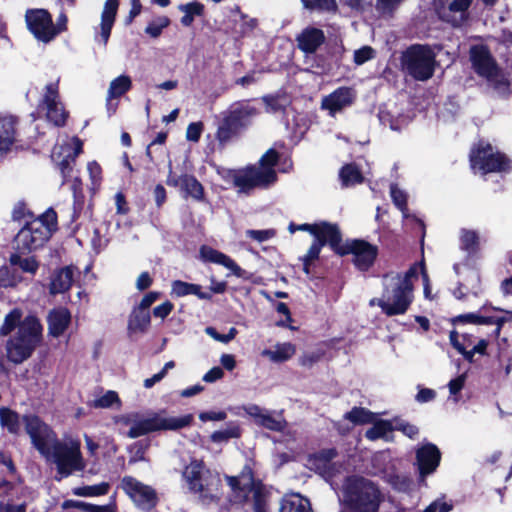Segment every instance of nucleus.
<instances>
[{"label":"nucleus","mask_w":512,"mask_h":512,"mask_svg":"<svg viewBox=\"0 0 512 512\" xmlns=\"http://www.w3.org/2000/svg\"><path fill=\"white\" fill-rule=\"evenodd\" d=\"M200 259L203 262L215 263L232 271L237 277H243L244 270L228 255L214 249L209 245H202L199 249Z\"/></svg>","instance_id":"obj_21"},{"label":"nucleus","mask_w":512,"mask_h":512,"mask_svg":"<svg viewBox=\"0 0 512 512\" xmlns=\"http://www.w3.org/2000/svg\"><path fill=\"white\" fill-rule=\"evenodd\" d=\"M110 484L108 482H101L99 484L75 487L72 489V493L80 497H97L108 494Z\"/></svg>","instance_id":"obj_41"},{"label":"nucleus","mask_w":512,"mask_h":512,"mask_svg":"<svg viewBox=\"0 0 512 512\" xmlns=\"http://www.w3.org/2000/svg\"><path fill=\"white\" fill-rule=\"evenodd\" d=\"M119 4H120V0H106L105 1L104 8H103V11L101 14V23H100V27H101L100 37H101V40H102L104 46H106V44L110 38L111 31H112L113 25L116 20Z\"/></svg>","instance_id":"obj_25"},{"label":"nucleus","mask_w":512,"mask_h":512,"mask_svg":"<svg viewBox=\"0 0 512 512\" xmlns=\"http://www.w3.org/2000/svg\"><path fill=\"white\" fill-rule=\"evenodd\" d=\"M19 282V275L15 269L8 266L0 267V287H15Z\"/></svg>","instance_id":"obj_52"},{"label":"nucleus","mask_w":512,"mask_h":512,"mask_svg":"<svg viewBox=\"0 0 512 512\" xmlns=\"http://www.w3.org/2000/svg\"><path fill=\"white\" fill-rule=\"evenodd\" d=\"M342 492L345 512H379L384 501L379 484L361 475L345 477Z\"/></svg>","instance_id":"obj_2"},{"label":"nucleus","mask_w":512,"mask_h":512,"mask_svg":"<svg viewBox=\"0 0 512 512\" xmlns=\"http://www.w3.org/2000/svg\"><path fill=\"white\" fill-rule=\"evenodd\" d=\"M120 487L133 503L143 511L149 512L158 505L159 498L156 490L133 476H124L121 479Z\"/></svg>","instance_id":"obj_11"},{"label":"nucleus","mask_w":512,"mask_h":512,"mask_svg":"<svg viewBox=\"0 0 512 512\" xmlns=\"http://www.w3.org/2000/svg\"><path fill=\"white\" fill-rule=\"evenodd\" d=\"M403 71L416 81H427L435 73L436 54L428 44H412L402 52Z\"/></svg>","instance_id":"obj_8"},{"label":"nucleus","mask_w":512,"mask_h":512,"mask_svg":"<svg viewBox=\"0 0 512 512\" xmlns=\"http://www.w3.org/2000/svg\"><path fill=\"white\" fill-rule=\"evenodd\" d=\"M132 88V80L128 75H120L113 79L108 89L107 101L118 99L130 91Z\"/></svg>","instance_id":"obj_36"},{"label":"nucleus","mask_w":512,"mask_h":512,"mask_svg":"<svg viewBox=\"0 0 512 512\" xmlns=\"http://www.w3.org/2000/svg\"><path fill=\"white\" fill-rule=\"evenodd\" d=\"M23 312L19 308L12 309L4 318V322L0 327V335L7 336L16 328L23 324L22 320Z\"/></svg>","instance_id":"obj_39"},{"label":"nucleus","mask_w":512,"mask_h":512,"mask_svg":"<svg viewBox=\"0 0 512 512\" xmlns=\"http://www.w3.org/2000/svg\"><path fill=\"white\" fill-rule=\"evenodd\" d=\"M257 425L273 432H283L287 426V422L284 419H276L266 411L261 419L258 420Z\"/></svg>","instance_id":"obj_47"},{"label":"nucleus","mask_w":512,"mask_h":512,"mask_svg":"<svg viewBox=\"0 0 512 512\" xmlns=\"http://www.w3.org/2000/svg\"><path fill=\"white\" fill-rule=\"evenodd\" d=\"M267 174L261 175L255 165H248L242 169H228L222 177L232 180L235 187L242 192H248L256 187L270 186L265 180Z\"/></svg>","instance_id":"obj_16"},{"label":"nucleus","mask_w":512,"mask_h":512,"mask_svg":"<svg viewBox=\"0 0 512 512\" xmlns=\"http://www.w3.org/2000/svg\"><path fill=\"white\" fill-rule=\"evenodd\" d=\"M390 195L394 205L403 213V216L406 218L408 216L407 194L401 190L397 184H391Z\"/></svg>","instance_id":"obj_49"},{"label":"nucleus","mask_w":512,"mask_h":512,"mask_svg":"<svg viewBox=\"0 0 512 512\" xmlns=\"http://www.w3.org/2000/svg\"><path fill=\"white\" fill-rule=\"evenodd\" d=\"M22 422L38 452L45 457H53L56 464L54 479L57 482L85 469L86 464L79 446H68L59 441L56 433L38 415L25 414L22 416Z\"/></svg>","instance_id":"obj_1"},{"label":"nucleus","mask_w":512,"mask_h":512,"mask_svg":"<svg viewBox=\"0 0 512 512\" xmlns=\"http://www.w3.org/2000/svg\"><path fill=\"white\" fill-rule=\"evenodd\" d=\"M51 233L39 221L27 222L14 238V248L20 254L30 253L44 246L51 238Z\"/></svg>","instance_id":"obj_10"},{"label":"nucleus","mask_w":512,"mask_h":512,"mask_svg":"<svg viewBox=\"0 0 512 512\" xmlns=\"http://www.w3.org/2000/svg\"><path fill=\"white\" fill-rule=\"evenodd\" d=\"M311 235L314 243L324 247L328 245L335 254H339L343 246L342 233L335 223L320 221L314 223Z\"/></svg>","instance_id":"obj_19"},{"label":"nucleus","mask_w":512,"mask_h":512,"mask_svg":"<svg viewBox=\"0 0 512 512\" xmlns=\"http://www.w3.org/2000/svg\"><path fill=\"white\" fill-rule=\"evenodd\" d=\"M38 110L46 111V119L56 127H64L69 113L60 101L59 80L45 86L43 97L38 103Z\"/></svg>","instance_id":"obj_14"},{"label":"nucleus","mask_w":512,"mask_h":512,"mask_svg":"<svg viewBox=\"0 0 512 512\" xmlns=\"http://www.w3.org/2000/svg\"><path fill=\"white\" fill-rule=\"evenodd\" d=\"M151 324L149 310H142L134 307L128 320V330L131 332L145 333Z\"/></svg>","instance_id":"obj_33"},{"label":"nucleus","mask_w":512,"mask_h":512,"mask_svg":"<svg viewBox=\"0 0 512 512\" xmlns=\"http://www.w3.org/2000/svg\"><path fill=\"white\" fill-rule=\"evenodd\" d=\"M73 281L74 268L72 266H65L59 269L51 279L50 293L56 295L68 291Z\"/></svg>","instance_id":"obj_28"},{"label":"nucleus","mask_w":512,"mask_h":512,"mask_svg":"<svg viewBox=\"0 0 512 512\" xmlns=\"http://www.w3.org/2000/svg\"><path fill=\"white\" fill-rule=\"evenodd\" d=\"M413 302V291L395 281L385 285L380 298H374L370 305H377L388 317L403 315Z\"/></svg>","instance_id":"obj_9"},{"label":"nucleus","mask_w":512,"mask_h":512,"mask_svg":"<svg viewBox=\"0 0 512 512\" xmlns=\"http://www.w3.org/2000/svg\"><path fill=\"white\" fill-rule=\"evenodd\" d=\"M421 268V273L423 275V278L426 282H428V275L426 273L425 264L423 261L420 263H414L412 264L409 269L404 273L403 277H401L400 274H397L396 281L402 284L403 286L407 287L411 291H413V283L412 278L418 277V269Z\"/></svg>","instance_id":"obj_40"},{"label":"nucleus","mask_w":512,"mask_h":512,"mask_svg":"<svg viewBox=\"0 0 512 512\" xmlns=\"http://www.w3.org/2000/svg\"><path fill=\"white\" fill-rule=\"evenodd\" d=\"M324 356L325 351L321 349L311 352H305L299 357L298 363L300 366L304 368L311 369L315 364L320 362L324 358Z\"/></svg>","instance_id":"obj_55"},{"label":"nucleus","mask_w":512,"mask_h":512,"mask_svg":"<svg viewBox=\"0 0 512 512\" xmlns=\"http://www.w3.org/2000/svg\"><path fill=\"white\" fill-rule=\"evenodd\" d=\"M303 7L310 11L336 12L338 5L336 0H300Z\"/></svg>","instance_id":"obj_45"},{"label":"nucleus","mask_w":512,"mask_h":512,"mask_svg":"<svg viewBox=\"0 0 512 512\" xmlns=\"http://www.w3.org/2000/svg\"><path fill=\"white\" fill-rule=\"evenodd\" d=\"M442 453L434 443L427 442L415 451V464L418 469L419 481L425 482L427 476L436 472L440 466Z\"/></svg>","instance_id":"obj_17"},{"label":"nucleus","mask_w":512,"mask_h":512,"mask_svg":"<svg viewBox=\"0 0 512 512\" xmlns=\"http://www.w3.org/2000/svg\"><path fill=\"white\" fill-rule=\"evenodd\" d=\"M392 431H394L393 423L389 420L380 419L373 422V426L366 431L365 436L369 440H377Z\"/></svg>","instance_id":"obj_43"},{"label":"nucleus","mask_w":512,"mask_h":512,"mask_svg":"<svg viewBox=\"0 0 512 512\" xmlns=\"http://www.w3.org/2000/svg\"><path fill=\"white\" fill-rule=\"evenodd\" d=\"M116 402H120L117 392L109 390L101 397L95 399L93 406L95 408H109Z\"/></svg>","instance_id":"obj_60"},{"label":"nucleus","mask_w":512,"mask_h":512,"mask_svg":"<svg viewBox=\"0 0 512 512\" xmlns=\"http://www.w3.org/2000/svg\"><path fill=\"white\" fill-rule=\"evenodd\" d=\"M34 221L43 223V225L50 230L51 236L58 229L57 213L53 208H48L42 215L34 219Z\"/></svg>","instance_id":"obj_56"},{"label":"nucleus","mask_w":512,"mask_h":512,"mask_svg":"<svg viewBox=\"0 0 512 512\" xmlns=\"http://www.w3.org/2000/svg\"><path fill=\"white\" fill-rule=\"evenodd\" d=\"M227 485L231 488L229 502L232 506H243L252 493L253 512H271L268 504L269 493L263 483L255 481L254 471L246 464L237 476H225Z\"/></svg>","instance_id":"obj_3"},{"label":"nucleus","mask_w":512,"mask_h":512,"mask_svg":"<svg viewBox=\"0 0 512 512\" xmlns=\"http://www.w3.org/2000/svg\"><path fill=\"white\" fill-rule=\"evenodd\" d=\"M472 4L473 0H433L438 18L453 28H459L468 22Z\"/></svg>","instance_id":"obj_13"},{"label":"nucleus","mask_w":512,"mask_h":512,"mask_svg":"<svg viewBox=\"0 0 512 512\" xmlns=\"http://www.w3.org/2000/svg\"><path fill=\"white\" fill-rule=\"evenodd\" d=\"M0 424L12 434L18 436L21 432L20 415L8 407L0 408Z\"/></svg>","instance_id":"obj_35"},{"label":"nucleus","mask_w":512,"mask_h":512,"mask_svg":"<svg viewBox=\"0 0 512 512\" xmlns=\"http://www.w3.org/2000/svg\"><path fill=\"white\" fill-rule=\"evenodd\" d=\"M470 168L482 175L490 173H510L512 160L504 152L484 139L474 143L469 152Z\"/></svg>","instance_id":"obj_6"},{"label":"nucleus","mask_w":512,"mask_h":512,"mask_svg":"<svg viewBox=\"0 0 512 512\" xmlns=\"http://www.w3.org/2000/svg\"><path fill=\"white\" fill-rule=\"evenodd\" d=\"M275 310L284 315L285 316V319H282V320H279L276 322V326L278 327H283V328H288L292 331L294 330H297V327L295 326H292L291 323L293 322V318H292V315H291V312H290V309L288 307V305L284 302H277L276 305H275Z\"/></svg>","instance_id":"obj_57"},{"label":"nucleus","mask_w":512,"mask_h":512,"mask_svg":"<svg viewBox=\"0 0 512 512\" xmlns=\"http://www.w3.org/2000/svg\"><path fill=\"white\" fill-rule=\"evenodd\" d=\"M202 470L203 462L193 460L183 472V476L188 483L189 489L194 493L204 492V485L202 483Z\"/></svg>","instance_id":"obj_31"},{"label":"nucleus","mask_w":512,"mask_h":512,"mask_svg":"<svg viewBox=\"0 0 512 512\" xmlns=\"http://www.w3.org/2000/svg\"><path fill=\"white\" fill-rule=\"evenodd\" d=\"M206 333L213 339L221 343L227 344L236 337L238 331L235 327H231L227 334H221L214 327H207Z\"/></svg>","instance_id":"obj_61"},{"label":"nucleus","mask_w":512,"mask_h":512,"mask_svg":"<svg viewBox=\"0 0 512 512\" xmlns=\"http://www.w3.org/2000/svg\"><path fill=\"white\" fill-rule=\"evenodd\" d=\"M150 447V441L149 440H139L134 442L129 451L132 454L129 458V463H137L140 461L145 460V453Z\"/></svg>","instance_id":"obj_51"},{"label":"nucleus","mask_w":512,"mask_h":512,"mask_svg":"<svg viewBox=\"0 0 512 512\" xmlns=\"http://www.w3.org/2000/svg\"><path fill=\"white\" fill-rule=\"evenodd\" d=\"M344 419L354 425H365L374 422L375 414L366 408L355 406L344 415Z\"/></svg>","instance_id":"obj_38"},{"label":"nucleus","mask_w":512,"mask_h":512,"mask_svg":"<svg viewBox=\"0 0 512 512\" xmlns=\"http://www.w3.org/2000/svg\"><path fill=\"white\" fill-rule=\"evenodd\" d=\"M296 41L302 52L313 54L325 42V35L319 28L308 27L297 36Z\"/></svg>","instance_id":"obj_23"},{"label":"nucleus","mask_w":512,"mask_h":512,"mask_svg":"<svg viewBox=\"0 0 512 512\" xmlns=\"http://www.w3.org/2000/svg\"><path fill=\"white\" fill-rule=\"evenodd\" d=\"M71 323V313L66 307L52 309L47 316L48 333L58 338L64 334Z\"/></svg>","instance_id":"obj_24"},{"label":"nucleus","mask_w":512,"mask_h":512,"mask_svg":"<svg viewBox=\"0 0 512 512\" xmlns=\"http://www.w3.org/2000/svg\"><path fill=\"white\" fill-rule=\"evenodd\" d=\"M487 81L490 82L494 90L500 94L508 95L510 93V80L501 74L500 71L497 72L492 79H487Z\"/></svg>","instance_id":"obj_58"},{"label":"nucleus","mask_w":512,"mask_h":512,"mask_svg":"<svg viewBox=\"0 0 512 512\" xmlns=\"http://www.w3.org/2000/svg\"><path fill=\"white\" fill-rule=\"evenodd\" d=\"M349 254L353 255L352 263L355 268L361 272H367L375 264L379 250L376 245L366 240L352 239L344 242L338 255L343 257Z\"/></svg>","instance_id":"obj_12"},{"label":"nucleus","mask_w":512,"mask_h":512,"mask_svg":"<svg viewBox=\"0 0 512 512\" xmlns=\"http://www.w3.org/2000/svg\"><path fill=\"white\" fill-rule=\"evenodd\" d=\"M178 9L184 13L180 19V22L184 27H190L196 17L205 16L204 4L196 0L179 5Z\"/></svg>","instance_id":"obj_34"},{"label":"nucleus","mask_w":512,"mask_h":512,"mask_svg":"<svg viewBox=\"0 0 512 512\" xmlns=\"http://www.w3.org/2000/svg\"><path fill=\"white\" fill-rule=\"evenodd\" d=\"M27 29L39 41L49 43L55 38L52 33V15L43 8H30L25 12Z\"/></svg>","instance_id":"obj_15"},{"label":"nucleus","mask_w":512,"mask_h":512,"mask_svg":"<svg viewBox=\"0 0 512 512\" xmlns=\"http://www.w3.org/2000/svg\"><path fill=\"white\" fill-rule=\"evenodd\" d=\"M247 236L258 242H264L273 238L276 234L273 229L266 230H247Z\"/></svg>","instance_id":"obj_64"},{"label":"nucleus","mask_w":512,"mask_h":512,"mask_svg":"<svg viewBox=\"0 0 512 512\" xmlns=\"http://www.w3.org/2000/svg\"><path fill=\"white\" fill-rule=\"evenodd\" d=\"M374 49L370 46H363L354 52V62L357 65L364 64L374 57Z\"/></svg>","instance_id":"obj_63"},{"label":"nucleus","mask_w":512,"mask_h":512,"mask_svg":"<svg viewBox=\"0 0 512 512\" xmlns=\"http://www.w3.org/2000/svg\"><path fill=\"white\" fill-rule=\"evenodd\" d=\"M460 248L469 255H475L480 248L479 236L473 230H463L460 236Z\"/></svg>","instance_id":"obj_42"},{"label":"nucleus","mask_w":512,"mask_h":512,"mask_svg":"<svg viewBox=\"0 0 512 512\" xmlns=\"http://www.w3.org/2000/svg\"><path fill=\"white\" fill-rule=\"evenodd\" d=\"M241 432V428L238 425L231 424L224 430L214 431L211 434L210 439L212 442L220 443L232 438H239L241 436Z\"/></svg>","instance_id":"obj_48"},{"label":"nucleus","mask_w":512,"mask_h":512,"mask_svg":"<svg viewBox=\"0 0 512 512\" xmlns=\"http://www.w3.org/2000/svg\"><path fill=\"white\" fill-rule=\"evenodd\" d=\"M469 57L474 72L485 79H492L499 67L487 45L477 44L470 47Z\"/></svg>","instance_id":"obj_18"},{"label":"nucleus","mask_w":512,"mask_h":512,"mask_svg":"<svg viewBox=\"0 0 512 512\" xmlns=\"http://www.w3.org/2000/svg\"><path fill=\"white\" fill-rule=\"evenodd\" d=\"M75 165L76 161L67 156L57 163V169L62 176L61 185H65L72 179Z\"/></svg>","instance_id":"obj_53"},{"label":"nucleus","mask_w":512,"mask_h":512,"mask_svg":"<svg viewBox=\"0 0 512 512\" xmlns=\"http://www.w3.org/2000/svg\"><path fill=\"white\" fill-rule=\"evenodd\" d=\"M394 422V431H400L410 439H414L419 434L418 427L413 424H410L409 422L397 418L394 419Z\"/></svg>","instance_id":"obj_59"},{"label":"nucleus","mask_w":512,"mask_h":512,"mask_svg":"<svg viewBox=\"0 0 512 512\" xmlns=\"http://www.w3.org/2000/svg\"><path fill=\"white\" fill-rule=\"evenodd\" d=\"M308 462L310 469L314 470L322 477L332 478L336 475L337 470L335 464H327L322 460L319 461V458L314 454L310 455Z\"/></svg>","instance_id":"obj_44"},{"label":"nucleus","mask_w":512,"mask_h":512,"mask_svg":"<svg viewBox=\"0 0 512 512\" xmlns=\"http://www.w3.org/2000/svg\"><path fill=\"white\" fill-rule=\"evenodd\" d=\"M164 413H166V410L162 409L159 412L149 413L146 418H140L138 412L122 416V423L131 425L126 433L127 437L136 439L158 431H178L189 427L194 420L192 414H186L180 417H162L161 415Z\"/></svg>","instance_id":"obj_4"},{"label":"nucleus","mask_w":512,"mask_h":512,"mask_svg":"<svg viewBox=\"0 0 512 512\" xmlns=\"http://www.w3.org/2000/svg\"><path fill=\"white\" fill-rule=\"evenodd\" d=\"M280 155L274 148L268 149L260 158L258 171L261 175L267 174L265 180L269 185L277 181V173L274 167L278 164Z\"/></svg>","instance_id":"obj_27"},{"label":"nucleus","mask_w":512,"mask_h":512,"mask_svg":"<svg viewBox=\"0 0 512 512\" xmlns=\"http://www.w3.org/2000/svg\"><path fill=\"white\" fill-rule=\"evenodd\" d=\"M171 20L167 16H159L153 21L149 22L145 28V33L152 38H157L162 34L163 29L167 28Z\"/></svg>","instance_id":"obj_50"},{"label":"nucleus","mask_w":512,"mask_h":512,"mask_svg":"<svg viewBox=\"0 0 512 512\" xmlns=\"http://www.w3.org/2000/svg\"><path fill=\"white\" fill-rule=\"evenodd\" d=\"M356 91L352 87L341 86L321 100V109L334 117L337 113L352 106L356 100Z\"/></svg>","instance_id":"obj_20"},{"label":"nucleus","mask_w":512,"mask_h":512,"mask_svg":"<svg viewBox=\"0 0 512 512\" xmlns=\"http://www.w3.org/2000/svg\"><path fill=\"white\" fill-rule=\"evenodd\" d=\"M339 177L345 187L361 184L364 181V176L355 163L345 164L340 169Z\"/></svg>","instance_id":"obj_37"},{"label":"nucleus","mask_w":512,"mask_h":512,"mask_svg":"<svg viewBox=\"0 0 512 512\" xmlns=\"http://www.w3.org/2000/svg\"><path fill=\"white\" fill-rule=\"evenodd\" d=\"M257 114V108L249 104L238 103L231 106L218 123L215 137L219 146L224 148L234 138L240 136L252 124Z\"/></svg>","instance_id":"obj_7"},{"label":"nucleus","mask_w":512,"mask_h":512,"mask_svg":"<svg viewBox=\"0 0 512 512\" xmlns=\"http://www.w3.org/2000/svg\"><path fill=\"white\" fill-rule=\"evenodd\" d=\"M204 129V124L201 121L192 122L188 125L186 130V139L192 142H198Z\"/></svg>","instance_id":"obj_62"},{"label":"nucleus","mask_w":512,"mask_h":512,"mask_svg":"<svg viewBox=\"0 0 512 512\" xmlns=\"http://www.w3.org/2000/svg\"><path fill=\"white\" fill-rule=\"evenodd\" d=\"M180 191L183 193L185 198L190 197L197 202L206 201L205 189L201 182L193 174H183L182 187Z\"/></svg>","instance_id":"obj_29"},{"label":"nucleus","mask_w":512,"mask_h":512,"mask_svg":"<svg viewBox=\"0 0 512 512\" xmlns=\"http://www.w3.org/2000/svg\"><path fill=\"white\" fill-rule=\"evenodd\" d=\"M43 327L35 315H27L16 334L6 343V354L10 362L21 364L29 359L42 341Z\"/></svg>","instance_id":"obj_5"},{"label":"nucleus","mask_w":512,"mask_h":512,"mask_svg":"<svg viewBox=\"0 0 512 512\" xmlns=\"http://www.w3.org/2000/svg\"><path fill=\"white\" fill-rule=\"evenodd\" d=\"M171 286L172 294H174L177 297L195 295L201 300L212 299V293L202 291V286L199 284L189 283L182 280H174Z\"/></svg>","instance_id":"obj_30"},{"label":"nucleus","mask_w":512,"mask_h":512,"mask_svg":"<svg viewBox=\"0 0 512 512\" xmlns=\"http://www.w3.org/2000/svg\"><path fill=\"white\" fill-rule=\"evenodd\" d=\"M279 512H314L310 500L299 493L286 494L280 501Z\"/></svg>","instance_id":"obj_26"},{"label":"nucleus","mask_w":512,"mask_h":512,"mask_svg":"<svg viewBox=\"0 0 512 512\" xmlns=\"http://www.w3.org/2000/svg\"><path fill=\"white\" fill-rule=\"evenodd\" d=\"M263 102L274 113L285 112L288 106L286 97L280 95H266L263 97Z\"/></svg>","instance_id":"obj_54"},{"label":"nucleus","mask_w":512,"mask_h":512,"mask_svg":"<svg viewBox=\"0 0 512 512\" xmlns=\"http://www.w3.org/2000/svg\"><path fill=\"white\" fill-rule=\"evenodd\" d=\"M296 353V345L291 342L277 343L275 349H264L262 356L267 357L273 363H284L290 360Z\"/></svg>","instance_id":"obj_32"},{"label":"nucleus","mask_w":512,"mask_h":512,"mask_svg":"<svg viewBox=\"0 0 512 512\" xmlns=\"http://www.w3.org/2000/svg\"><path fill=\"white\" fill-rule=\"evenodd\" d=\"M18 118L12 115L0 116V156L8 153L16 141Z\"/></svg>","instance_id":"obj_22"},{"label":"nucleus","mask_w":512,"mask_h":512,"mask_svg":"<svg viewBox=\"0 0 512 512\" xmlns=\"http://www.w3.org/2000/svg\"><path fill=\"white\" fill-rule=\"evenodd\" d=\"M9 260L12 266H19L24 272L35 274L39 268V263L34 257L22 258L20 254L13 253Z\"/></svg>","instance_id":"obj_46"}]
</instances>
